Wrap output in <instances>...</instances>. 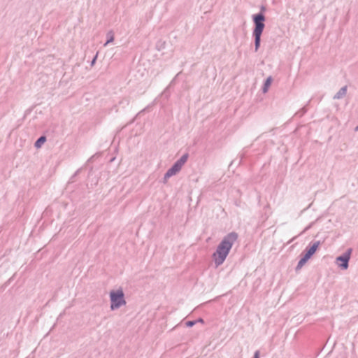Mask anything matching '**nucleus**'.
Instances as JSON below:
<instances>
[{
    "instance_id": "a211bd4d",
    "label": "nucleus",
    "mask_w": 358,
    "mask_h": 358,
    "mask_svg": "<svg viewBox=\"0 0 358 358\" xmlns=\"http://www.w3.org/2000/svg\"><path fill=\"white\" fill-rule=\"evenodd\" d=\"M254 358H259V352L258 350H257V351L255 352Z\"/></svg>"
},
{
    "instance_id": "6ab92c4d",
    "label": "nucleus",
    "mask_w": 358,
    "mask_h": 358,
    "mask_svg": "<svg viewBox=\"0 0 358 358\" xmlns=\"http://www.w3.org/2000/svg\"><path fill=\"white\" fill-rule=\"evenodd\" d=\"M96 57H97V55H96V56L93 58V59H92V63H91V65H92V66L94 64L95 61H96Z\"/></svg>"
},
{
    "instance_id": "0eeeda50",
    "label": "nucleus",
    "mask_w": 358,
    "mask_h": 358,
    "mask_svg": "<svg viewBox=\"0 0 358 358\" xmlns=\"http://www.w3.org/2000/svg\"><path fill=\"white\" fill-rule=\"evenodd\" d=\"M347 93V86H343L339 91L334 96V99H340L345 96Z\"/></svg>"
},
{
    "instance_id": "7ed1b4c3",
    "label": "nucleus",
    "mask_w": 358,
    "mask_h": 358,
    "mask_svg": "<svg viewBox=\"0 0 358 358\" xmlns=\"http://www.w3.org/2000/svg\"><path fill=\"white\" fill-rule=\"evenodd\" d=\"M252 20L255 24V28L253 29L252 33L254 34H262L264 29L265 27V16L261 12L257 14L252 15Z\"/></svg>"
},
{
    "instance_id": "412c9836",
    "label": "nucleus",
    "mask_w": 358,
    "mask_h": 358,
    "mask_svg": "<svg viewBox=\"0 0 358 358\" xmlns=\"http://www.w3.org/2000/svg\"><path fill=\"white\" fill-rule=\"evenodd\" d=\"M264 10H265V8H264V6H262V7L261 8V11L262 12V11H264Z\"/></svg>"
},
{
    "instance_id": "39448f33",
    "label": "nucleus",
    "mask_w": 358,
    "mask_h": 358,
    "mask_svg": "<svg viewBox=\"0 0 358 358\" xmlns=\"http://www.w3.org/2000/svg\"><path fill=\"white\" fill-rule=\"evenodd\" d=\"M188 159V154H184L179 159H178L171 166L178 173L181 170L182 166L186 163Z\"/></svg>"
},
{
    "instance_id": "9b49d317",
    "label": "nucleus",
    "mask_w": 358,
    "mask_h": 358,
    "mask_svg": "<svg viewBox=\"0 0 358 358\" xmlns=\"http://www.w3.org/2000/svg\"><path fill=\"white\" fill-rule=\"evenodd\" d=\"M308 259H308L306 257L303 255V257L299 261L298 264L296 267V271L300 270Z\"/></svg>"
},
{
    "instance_id": "dca6fc26",
    "label": "nucleus",
    "mask_w": 358,
    "mask_h": 358,
    "mask_svg": "<svg viewBox=\"0 0 358 358\" xmlns=\"http://www.w3.org/2000/svg\"><path fill=\"white\" fill-rule=\"evenodd\" d=\"M261 43H255V51L257 52L259 47H260Z\"/></svg>"
},
{
    "instance_id": "aec40b11",
    "label": "nucleus",
    "mask_w": 358,
    "mask_h": 358,
    "mask_svg": "<svg viewBox=\"0 0 358 358\" xmlns=\"http://www.w3.org/2000/svg\"><path fill=\"white\" fill-rule=\"evenodd\" d=\"M196 322H201V323H203V319H202V318H199V319H198V320H196Z\"/></svg>"
},
{
    "instance_id": "f03ea898",
    "label": "nucleus",
    "mask_w": 358,
    "mask_h": 358,
    "mask_svg": "<svg viewBox=\"0 0 358 358\" xmlns=\"http://www.w3.org/2000/svg\"><path fill=\"white\" fill-rule=\"evenodd\" d=\"M110 310H114L126 304L124 294L122 289L112 290L110 292Z\"/></svg>"
},
{
    "instance_id": "f3484780",
    "label": "nucleus",
    "mask_w": 358,
    "mask_h": 358,
    "mask_svg": "<svg viewBox=\"0 0 358 358\" xmlns=\"http://www.w3.org/2000/svg\"><path fill=\"white\" fill-rule=\"evenodd\" d=\"M313 224H314V222H311L308 227H306L305 228L304 231L308 230L309 229H310L312 227V226L313 225Z\"/></svg>"
},
{
    "instance_id": "4be33fe9",
    "label": "nucleus",
    "mask_w": 358,
    "mask_h": 358,
    "mask_svg": "<svg viewBox=\"0 0 358 358\" xmlns=\"http://www.w3.org/2000/svg\"><path fill=\"white\" fill-rule=\"evenodd\" d=\"M356 131H358V126L356 127Z\"/></svg>"
},
{
    "instance_id": "20e7f679",
    "label": "nucleus",
    "mask_w": 358,
    "mask_h": 358,
    "mask_svg": "<svg viewBox=\"0 0 358 358\" xmlns=\"http://www.w3.org/2000/svg\"><path fill=\"white\" fill-rule=\"evenodd\" d=\"M352 252V249L348 248L345 252L336 257V262L341 269L345 270L348 268Z\"/></svg>"
},
{
    "instance_id": "4468645a",
    "label": "nucleus",
    "mask_w": 358,
    "mask_h": 358,
    "mask_svg": "<svg viewBox=\"0 0 358 358\" xmlns=\"http://www.w3.org/2000/svg\"><path fill=\"white\" fill-rule=\"evenodd\" d=\"M306 113V109L305 107L302 108L299 111H298L296 113V115H299V117H301Z\"/></svg>"
},
{
    "instance_id": "6e6552de",
    "label": "nucleus",
    "mask_w": 358,
    "mask_h": 358,
    "mask_svg": "<svg viewBox=\"0 0 358 358\" xmlns=\"http://www.w3.org/2000/svg\"><path fill=\"white\" fill-rule=\"evenodd\" d=\"M272 80H273V79H272L271 76H269L266 78V80H265V82L264 83L263 87H262L263 93H266L268 92V88H269L270 85H271Z\"/></svg>"
},
{
    "instance_id": "f257e3e1",
    "label": "nucleus",
    "mask_w": 358,
    "mask_h": 358,
    "mask_svg": "<svg viewBox=\"0 0 358 358\" xmlns=\"http://www.w3.org/2000/svg\"><path fill=\"white\" fill-rule=\"evenodd\" d=\"M237 238L238 234L236 232H231L224 237L218 245L215 252L213 254L216 266H219L224 262L233 244Z\"/></svg>"
},
{
    "instance_id": "ddd939ff",
    "label": "nucleus",
    "mask_w": 358,
    "mask_h": 358,
    "mask_svg": "<svg viewBox=\"0 0 358 358\" xmlns=\"http://www.w3.org/2000/svg\"><path fill=\"white\" fill-rule=\"evenodd\" d=\"M262 34H254L252 33V36L255 38V43H261V36Z\"/></svg>"
},
{
    "instance_id": "f8f14e48",
    "label": "nucleus",
    "mask_w": 358,
    "mask_h": 358,
    "mask_svg": "<svg viewBox=\"0 0 358 358\" xmlns=\"http://www.w3.org/2000/svg\"><path fill=\"white\" fill-rule=\"evenodd\" d=\"M113 40H114L113 34L112 33V31H109L107 34V41L105 43L104 46H106L108 43H110L112 41H113Z\"/></svg>"
},
{
    "instance_id": "2eb2a0df",
    "label": "nucleus",
    "mask_w": 358,
    "mask_h": 358,
    "mask_svg": "<svg viewBox=\"0 0 358 358\" xmlns=\"http://www.w3.org/2000/svg\"><path fill=\"white\" fill-rule=\"evenodd\" d=\"M196 323V321L192 320V321H187L186 322V326L189 327H193Z\"/></svg>"
},
{
    "instance_id": "9d476101",
    "label": "nucleus",
    "mask_w": 358,
    "mask_h": 358,
    "mask_svg": "<svg viewBox=\"0 0 358 358\" xmlns=\"http://www.w3.org/2000/svg\"><path fill=\"white\" fill-rule=\"evenodd\" d=\"M46 137L45 136H42L39 137L37 141L34 143V146L37 148H39L41 147V145L45 142Z\"/></svg>"
},
{
    "instance_id": "423d86ee",
    "label": "nucleus",
    "mask_w": 358,
    "mask_h": 358,
    "mask_svg": "<svg viewBox=\"0 0 358 358\" xmlns=\"http://www.w3.org/2000/svg\"><path fill=\"white\" fill-rule=\"evenodd\" d=\"M320 245V242L319 241L314 242L310 248L305 250L304 256L310 259L315 254Z\"/></svg>"
},
{
    "instance_id": "1a4fd4ad",
    "label": "nucleus",
    "mask_w": 358,
    "mask_h": 358,
    "mask_svg": "<svg viewBox=\"0 0 358 358\" xmlns=\"http://www.w3.org/2000/svg\"><path fill=\"white\" fill-rule=\"evenodd\" d=\"M178 172L172 169L171 167L168 169V171L166 172L164 176V182H166V180L171 178V176L176 175Z\"/></svg>"
}]
</instances>
